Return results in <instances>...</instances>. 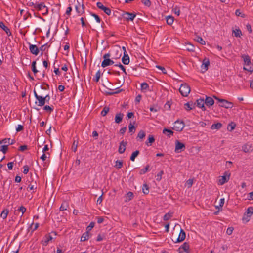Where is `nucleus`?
Wrapping results in <instances>:
<instances>
[{
	"mask_svg": "<svg viewBox=\"0 0 253 253\" xmlns=\"http://www.w3.org/2000/svg\"><path fill=\"white\" fill-rule=\"evenodd\" d=\"M121 55V54H120L118 57H112V59H110V57H111V54L110 53H107L104 54L103 56V60L101 63V66L103 68H105L107 66L113 65V64H114V62L113 60V59L119 58Z\"/></svg>",
	"mask_w": 253,
	"mask_h": 253,
	"instance_id": "f257e3e1",
	"label": "nucleus"
},
{
	"mask_svg": "<svg viewBox=\"0 0 253 253\" xmlns=\"http://www.w3.org/2000/svg\"><path fill=\"white\" fill-rule=\"evenodd\" d=\"M102 85L105 87L107 89L111 91L107 92L106 94L107 95H112L114 94H117L120 93L122 91V89H119V88H116V89H118L117 91L115 92H112V91L114 90L113 84L110 82L108 80H105L104 81Z\"/></svg>",
	"mask_w": 253,
	"mask_h": 253,
	"instance_id": "f03ea898",
	"label": "nucleus"
},
{
	"mask_svg": "<svg viewBox=\"0 0 253 253\" xmlns=\"http://www.w3.org/2000/svg\"><path fill=\"white\" fill-rule=\"evenodd\" d=\"M213 97L219 102L220 103L219 106L222 107H224L227 109L232 108L233 106V104L232 102H229L225 99H220L219 98L214 96Z\"/></svg>",
	"mask_w": 253,
	"mask_h": 253,
	"instance_id": "7ed1b4c3",
	"label": "nucleus"
},
{
	"mask_svg": "<svg viewBox=\"0 0 253 253\" xmlns=\"http://www.w3.org/2000/svg\"><path fill=\"white\" fill-rule=\"evenodd\" d=\"M179 91L183 96H187L190 92V87L186 84H182L179 89Z\"/></svg>",
	"mask_w": 253,
	"mask_h": 253,
	"instance_id": "20e7f679",
	"label": "nucleus"
},
{
	"mask_svg": "<svg viewBox=\"0 0 253 253\" xmlns=\"http://www.w3.org/2000/svg\"><path fill=\"white\" fill-rule=\"evenodd\" d=\"M185 126V124L183 121L177 120L174 123L172 129L176 131H181Z\"/></svg>",
	"mask_w": 253,
	"mask_h": 253,
	"instance_id": "39448f33",
	"label": "nucleus"
},
{
	"mask_svg": "<svg viewBox=\"0 0 253 253\" xmlns=\"http://www.w3.org/2000/svg\"><path fill=\"white\" fill-rule=\"evenodd\" d=\"M34 94L36 99L38 100V102H36L35 103L39 106H44L45 104V99L43 98V96L38 95L35 90H34Z\"/></svg>",
	"mask_w": 253,
	"mask_h": 253,
	"instance_id": "423d86ee",
	"label": "nucleus"
},
{
	"mask_svg": "<svg viewBox=\"0 0 253 253\" xmlns=\"http://www.w3.org/2000/svg\"><path fill=\"white\" fill-rule=\"evenodd\" d=\"M122 17L125 19L127 21H133L136 17L135 13H129L128 12H124L122 14Z\"/></svg>",
	"mask_w": 253,
	"mask_h": 253,
	"instance_id": "0eeeda50",
	"label": "nucleus"
},
{
	"mask_svg": "<svg viewBox=\"0 0 253 253\" xmlns=\"http://www.w3.org/2000/svg\"><path fill=\"white\" fill-rule=\"evenodd\" d=\"M185 148V144L180 141L176 140L175 142V152L176 153H180L184 151Z\"/></svg>",
	"mask_w": 253,
	"mask_h": 253,
	"instance_id": "6e6552de",
	"label": "nucleus"
},
{
	"mask_svg": "<svg viewBox=\"0 0 253 253\" xmlns=\"http://www.w3.org/2000/svg\"><path fill=\"white\" fill-rule=\"evenodd\" d=\"M253 214V208L252 207H249L246 212L244 214V216L243 217L242 220H246L247 221H249V218L251 216V215Z\"/></svg>",
	"mask_w": 253,
	"mask_h": 253,
	"instance_id": "1a4fd4ad",
	"label": "nucleus"
},
{
	"mask_svg": "<svg viewBox=\"0 0 253 253\" xmlns=\"http://www.w3.org/2000/svg\"><path fill=\"white\" fill-rule=\"evenodd\" d=\"M230 176V173L227 171L225 172L224 175L222 176L221 178L219 180V184L222 185L227 182L229 179Z\"/></svg>",
	"mask_w": 253,
	"mask_h": 253,
	"instance_id": "9d476101",
	"label": "nucleus"
},
{
	"mask_svg": "<svg viewBox=\"0 0 253 253\" xmlns=\"http://www.w3.org/2000/svg\"><path fill=\"white\" fill-rule=\"evenodd\" d=\"M96 5L98 8L103 10L107 15H110L111 14V9L109 8L104 6L101 2H98Z\"/></svg>",
	"mask_w": 253,
	"mask_h": 253,
	"instance_id": "9b49d317",
	"label": "nucleus"
},
{
	"mask_svg": "<svg viewBox=\"0 0 253 253\" xmlns=\"http://www.w3.org/2000/svg\"><path fill=\"white\" fill-rule=\"evenodd\" d=\"M209 65V59L207 58H205L203 60L202 64L201 65L202 72L203 73H204L208 70Z\"/></svg>",
	"mask_w": 253,
	"mask_h": 253,
	"instance_id": "f8f14e48",
	"label": "nucleus"
},
{
	"mask_svg": "<svg viewBox=\"0 0 253 253\" xmlns=\"http://www.w3.org/2000/svg\"><path fill=\"white\" fill-rule=\"evenodd\" d=\"M29 50L30 52L35 55H37L40 51V49L36 45L31 44L30 43H29Z\"/></svg>",
	"mask_w": 253,
	"mask_h": 253,
	"instance_id": "ddd939ff",
	"label": "nucleus"
},
{
	"mask_svg": "<svg viewBox=\"0 0 253 253\" xmlns=\"http://www.w3.org/2000/svg\"><path fill=\"white\" fill-rule=\"evenodd\" d=\"M127 142L122 140L120 143L118 149V152L120 154H123L126 150Z\"/></svg>",
	"mask_w": 253,
	"mask_h": 253,
	"instance_id": "4468645a",
	"label": "nucleus"
},
{
	"mask_svg": "<svg viewBox=\"0 0 253 253\" xmlns=\"http://www.w3.org/2000/svg\"><path fill=\"white\" fill-rule=\"evenodd\" d=\"M185 237H186L185 232H184V231L183 229H181L180 233L179 234V236H178V238H177L175 242L176 243V242H180L183 241L185 239Z\"/></svg>",
	"mask_w": 253,
	"mask_h": 253,
	"instance_id": "2eb2a0df",
	"label": "nucleus"
},
{
	"mask_svg": "<svg viewBox=\"0 0 253 253\" xmlns=\"http://www.w3.org/2000/svg\"><path fill=\"white\" fill-rule=\"evenodd\" d=\"M52 239V236L49 234H46L44 239L42 241V244L43 246H47L49 241Z\"/></svg>",
	"mask_w": 253,
	"mask_h": 253,
	"instance_id": "dca6fc26",
	"label": "nucleus"
},
{
	"mask_svg": "<svg viewBox=\"0 0 253 253\" xmlns=\"http://www.w3.org/2000/svg\"><path fill=\"white\" fill-rule=\"evenodd\" d=\"M197 106L202 109L203 111L206 110V108L204 106V99H199L196 101Z\"/></svg>",
	"mask_w": 253,
	"mask_h": 253,
	"instance_id": "f3484780",
	"label": "nucleus"
},
{
	"mask_svg": "<svg viewBox=\"0 0 253 253\" xmlns=\"http://www.w3.org/2000/svg\"><path fill=\"white\" fill-rule=\"evenodd\" d=\"M214 103V100L211 97L206 96L205 101V104L209 106L210 107L213 105Z\"/></svg>",
	"mask_w": 253,
	"mask_h": 253,
	"instance_id": "a211bd4d",
	"label": "nucleus"
},
{
	"mask_svg": "<svg viewBox=\"0 0 253 253\" xmlns=\"http://www.w3.org/2000/svg\"><path fill=\"white\" fill-rule=\"evenodd\" d=\"M15 142V140H11L10 138H4L0 141V144L2 143L7 144L6 145H12Z\"/></svg>",
	"mask_w": 253,
	"mask_h": 253,
	"instance_id": "6ab92c4d",
	"label": "nucleus"
},
{
	"mask_svg": "<svg viewBox=\"0 0 253 253\" xmlns=\"http://www.w3.org/2000/svg\"><path fill=\"white\" fill-rule=\"evenodd\" d=\"M0 27L6 32L8 36L11 34L10 29L5 25L3 22H0Z\"/></svg>",
	"mask_w": 253,
	"mask_h": 253,
	"instance_id": "aec40b11",
	"label": "nucleus"
},
{
	"mask_svg": "<svg viewBox=\"0 0 253 253\" xmlns=\"http://www.w3.org/2000/svg\"><path fill=\"white\" fill-rule=\"evenodd\" d=\"M124 114L121 113H117L116 114L115 117V122L116 123L119 124L122 121Z\"/></svg>",
	"mask_w": 253,
	"mask_h": 253,
	"instance_id": "412c9836",
	"label": "nucleus"
},
{
	"mask_svg": "<svg viewBox=\"0 0 253 253\" xmlns=\"http://www.w3.org/2000/svg\"><path fill=\"white\" fill-rule=\"evenodd\" d=\"M122 63L125 65H128L129 63V57L127 54L124 53V55L122 58Z\"/></svg>",
	"mask_w": 253,
	"mask_h": 253,
	"instance_id": "4be33fe9",
	"label": "nucleus"
},
{
	"mask_svg": "<svg viewBox=\"0 0 253 253\" xmlns=\"http://www.w3.org/2000/svg\"><path fill=\"white\" fill-rule=\"evenodd\" d=\"M163 133L167 135L169 137L173 135L174 132L170 129L164 128L163 130Z\"/></svg>",
	"mask_w": 253,
	"mask_h": 253,
	"instance_id": "5701e85b",
	"label": "nucleus"
},
{
	"mask_svg": "<svg viewBox=\"0 0 253 253\" xmlns=\"http://www.w3.org/2000/svg\"><path fill=\"white\" fill-rule=\"evenodd\" d=\"M184 108L187 111H189L195 108V104H193V103L190 104V102H187L184 104Z\"/></svg>",
	"mask_w": 253,
	"mask_h": 253,
	"instance_id": "b1692460",
	"label": "nucleus"
},
{
	"mask_svg": "<svg viewBox=\"0 0 253 253\" xmlns=\"http://www.w3.org/2000/svg\"><path fill=\"white\" fill-rule=\"evenodd\" d=\"M155 138L152 135H149L148 136V142H146V144L149 146H151L152 144L154 142Z\"/></svg>",
	"mask_w": 253,
	"mask_h": 253,
	"instance_id": "393cba45",
	"label": "nucleus"
},
{
	"mask_svg": "<svg viewBox=\"0 0 253 253\" xmlns=\"http://www.w3.org/2000/svg\"><path fill=\"white\" fill-rule=\"evenodd\" d=\"M89 238V232L86 231L83 234L81 238V241L84 242L87 240Z\"/></svg>",
	"mask_w": 253,
	"mask_h": 253,
	"instance_id": "a878e982",
	"label": "nucleus"
},
{
	"mask_svg": "<svg viewBox=\"0 0 253 253\" xmlns=\"http://www.w3.org/2000/svg\"><path fill=\"white\" fill-rule=\"evenodd\" d=\"M173 214V212L169 211L168 213L165 214L163 217V220L165 221L169 220L170 219Z\"/></svg>",
	"mask_w": 253,
	"mask_h": 253,
	"instance_id": "bb28decb",
	"label": "nucleus"
},
{
	"mask_svg": "<svg viewBox=\"0 0 253 253\" xmlns=\"http://www.w3.org/2000/svg\"><path fill=\"white\" fill-rule=\"evenodd\" d=\"M189 249V244L185 242L183 243L181 247L179 248V249H182L184 251H185L186 253H188V250Z\"/></svg>",
	"mask_w": 253,
	"mask_h": 253,
	"instance_id": "cd10ccee",
	"label": "nucleus"
},
{
	"mask_svg": "<svg viewBox=\"0 0 253 253\" xmlns=\"http://www.w3.org/2000/svg\"><path fill=\"white\" fill-rule=\"evenodd\" d=\"M46 7V6L44 5V3L42 2L39 4L36 3L35 8L37 10L40 11L42 10V9H44Z\"/></svg>",
	"mask_w": 253,
	"mask_h": 253,
	"instance_id": "c85d7f7f",
	"label": "nucleus"
},
{
	"mask_svg": "<svg viewBox=\"0 0 253 253\" xmlns=\"http://www.w3.org/2000/svg\"><path fill=\"white\" fill-rule=\"evenodd\" d=\"M222 124L221 123H217L213 124L211 125V129H219L222 127Z\"/></svg>",
	"mask_w": 253,
	"mask_h": 253,
	"instance_id": "c756f323",
	"label": "nucleus"
},
{
	"mask_svg": "<svg viewBox=\"0 0 253 253\" xmlns=\"http://www.w3.org/2000/svg\"><path fill=\"white\" fill-rule=\"evenodd\" d=\"M174 21V18L172 16H168L166 17L167 23L169 25H171Z\"/></svg>",
	"mask_w": 253,
	"mask_h": 253,
	"instance_id": "7c9ffc66",
	"label": "nucleus"
},
{
	"mask_svg": "<svg viewBox=\"0 0 253 253\" xmlns=\"http://www.w3.org/2000/svg\"><path fill=\"white\" fill-rule=\"evenodd\" d=\"M242 150L245 152H250L252 151V149L251 146L250 145L246 144L242 147Z\"/></svg>",
	"mask_w": 253,
	"mask_h": 253,
	"instance_id": "2f4dec72",
	"label": "nucleus"
},
{
	"mask_svg": "<svg viewBox=\"0 0 253 253\" xmlns=\"http://www.w3.org/2000/svg\"><path fill=\"white\" fill-rule=\"evenodd\" d=\"M242 57L245 65H249L251 63V59L249 56L244 55Z\"/></svg>",
	"mask_w": 253,
	"mask_h": 253,
	"instance_id": "473e14b6",
	"label": "nucleus"
},
{
	"mask_svg": "<svg viewBox=\"0 0 253 253\" xmlns=\"http://www.w3.org/2000/svg\"><path fill=\"white\" fill-rule=\"evenodd\" d=\"M68 206H68V204L67 202H66V201L63 202L62 203V204L60 207V211H64L66 210L67 209V208L68 207Z\"/></svg>",
	"mask_w": 253,
	"mask_h": 253,
	"instance_id": "72a5a7b5",
	"label": "nucleus"
},
{
	"mask_svg": "<svg viewBox=\"0 0 253 253\" xmlns=\"http://www.w3.org/2000/svg\"><path fill=\"white\" fill-rule=\"evenodd\" d=\"M134 197L133 193L132 192H128L126 194V202L131 200Z\"/></svg>",
	"mask_w": 253,
	"mask_h": 253,
	"instance_id": "f704fd0d",
	"label": "nucleus"
},
{
	"mask_svg": "<svg viewBox=\"0 0 253 253\" xmlns=\"http://www.w3.org/2000/svg\"><path fill=\"white\" fill-rule=\"evenodd\" d=\"M233 33L236 37H240L242 35V32L240 29H236L233 30Z\"/></svg>",
	"mask_w": 253,
	"mask_h": 253,
	"instance_id": "c9c22d12",
	"label": "nucleus"
},
{
	"mask_svg": "<svg viewBox=\"0 0 253 253\" xmlns=\"http://www.w3.org/2000/svg\"><path fill=\"white\" fill-rule=\"evenodd\" d=\"M9 212V211L8 210H4L0 214V217L2 218L3 219H5L7 218L8 213Z\"/></svg>",
	"mask_w": 253,
	"mask_h": 253,
	"instance_id": "e433bc0d",
	"label": "nucleus"
},
{
	"mask_svg": "<svg viewBox=\"0 0 253 253\" xmlns=\"http://www.w3.org/2000/svg\"><path fill=\"white\" fill-rule=\"evenodd\" d=\"M139 151L138 150H136L134 152L132 153L131 156H130V160L132 161H134L135 160V158L139 155Z\"/></svg>",
	"mask_w": 253,
	"mask_h": 253,
	"instance_id": "4c0bfd02",
	"label": "nucleus"
},
{
	"mask_svg": "<svg viewBox=\"0 0 253 253\" xmlns=\"http://www.w3.org/2000/svg\"><path fill=\"white\" fill-rule=\"evenodd\" d=\"M109 111V107L108 106H105L101 112V115L102 116H105Z\"/></svg>",
	"mask_w": 253,
	"mask_h": 253,
	"instance_id": "58836bf2",
	"label": "nucleus"
},
{
	"mask_svg": "<svg viewBox=\"0 0 253 253\" xmlns=\"http://www.w3.org/2000/svg\"><path fill=\"white\" fill-rule=\"evenodd\" d=\"M36 61H33L32 63V70L35 75L36 74H37L38 72V71L36 69Z\"/></svg>",
	"mask_w": 253,
	"mask_h": 253,
	"instance_id": "ea45409f",
	"label": "nucleus"
},
{
	"mask_svg": "<svg viewBox=\"0 0 253 253\" xmlns=\"http://www.w3.org/2000/svg\"><path fill=\"white\" fill-rule=\"evenodd\" d=\"M142 191L143 193L145 194H148L149 193V186L146 184H143Z\"/></svg>",
	"mask_w": 253,
	"mask_h": 253,
	"instance_id": "a19ab883",
	"label": "nucleus"
},
{
	"mask_svg": "<svg viewBox=\"0 0 253 253\" xmlns=\"http://www.w3.org/2000/svg\"><path fill=\"white\" fill-rule=\"evenodd\" d=\"M115 163V167L117 169H121L123 167V161L122 160H117Z\"/></svg>",
	"mask_w": 253,
	"mask_h": 253,
	"instance_id": "79ce46f5",
	"label": "nucleus"
},
{
	"mask_svg": "<svg viewBox=\"0 0 253 253\" xmlns=\"http://www.w3.org/2000/svg\"><path fill=\"white\" fill-rule=\"evenodd\" d=\"M145 135L146 133L145 131L143 130H140L137 135V138L142 139L145 136Z\"/></svg>",
	"mask_w": 253,
	"mask_h": 253,
	"instance_id": "37998d69",
	"label": "nucleus"
},
{
	"mask_svg": "<svg viewBox=\"0 0 253 253\" xmlns=\"http://www.w3.org/2000/svg\"><path fill=\"white\" fill-rule=\"evenodd\" d=\"M235 124L234 122H231L228 125L227 129L229 131H232L235 128Z\"/></svg>",
	"mask_w": 253,
	"mask_h": 253,
	"instance_id": "c03bdc74",
	"label": "nucleus"
},
{
	"mask_svg": "<svg viewBox=\"0 0 253 253\" xmlns=\"http://www.w3.org/2000/svg\"><path fill=\"white\" fill-rule=\"evenodd\" d=\"M186 50L189 51H192V52H193L195 51L194 46L190 43H188L186 45Z\"/></svg>",
	"mask_w": 253,
	"mask_h": 253,
	"instance_id": "a18cd8bd",
	"label": "nucleus"
},
{
	"mask_svg": "<svg viewBox=\"0 0 253 253\" xmlns=\"http://www.w3.org/2000/svg\"><path fill=\"white\" fill-rule=\"evenodd\" d=\"M100 78V71H98L95 74V77L93 79V80L95 82H98Z\"/></svg>",
	"mask_w": 253,
	"mask_h": 253,
	"instance_id": "49530a36",
	"label": "nucleus"
},
{
	"mask_svg": "<svg viewBox=\"0 0 253 253\" xmlns=\"http://www.w3.org/2000/svg\"><path fill=\"white\" fill-rule=\"evenodd\" d=\"M37 188V186H36V183H35V184H32L31 183L30 184L28 187H27V190L28 191H30V190H34V189H36Z\"/></svg>",
	"mask_w": 253,
	"mask_h": 253,
	"instance_id": "de8ad7c7",
	"label": "nucleus"
},
{
	"mask_svg": "<svg viewBox=\"0 0 253 253\" xmlns=\"http://www.w3.org/2000/svg\"><path fill=\"white\" fill-rule=\"evenodd\" d=\"M43 109L47 112H49L50 113L53 111V108L48 106V105H45L43 107Z\"/></svg>",
	"mask_w": 253,
	"mask_h": 253,
	"instance_id": "09e8293b",
	"label": "nucleus"
},
{
	"mask_svg": "<svg viewBox=\"0 0 253 253\" xmlns=\"http://www.w3.org/2000/svg\"><path fill=\"white\" fill-rule=\"evenodd\" d=\"M8 150V145H4L1 146L0 151L3 152L4 154H5Z\"/></svg>",
	"mask_w": 253,
	"mask_h": 253,
	"instance_id": "8fccbe9b",
	"label": "nucleus"
},
{
	"mask_svg": "<svg viewBox=\"0 0 253 253\" xmlns=\"http://www.w3.org/2000/svg\"><path fill=\"white\" fill-rule=\"evenodd\" d=\"M149 166L148 165H147L145 168L144 169H142L140 170V174H143L144 173H145L146 172H147V171L148 170V169H149Z\"/></svg>",
	"mask_w": 253,
	"mask_h": 253,
	"instance_id": "3c124183",
	"label": "nucleus"
},
{
	"mask_svg": "<svg viewBox=\"0 0 253 253\" xmlns=\"http://www.w3.org/2000/svg\"><path fill=\"white\" fill-rule=\"evenodd\" d=\"M197 41L202 45H205L206 43L205 41L199 36L197 37Z\"/></svg>",
	"mask_w": 253,
	"mask_h": 253,
	"instance_id": "603ef678",
	"label": "nucleus"
},
{
	"mask_svg": "<svg viewBox=\"0 0 253 253\" xmlns=\"http://www.w3.org/2000/svg\"><path fill=\"white\" fill-rule=\"evenodd\" d=\"M172 11L175 13V14H176L177 16H179L180 15V9L179 7L177 6H175L174 8H173Z\"/></svg>",
	"mask_w": 253,
	"mask_h": 253,
	"instance_id": "864d4df0",
	"label": "nucleus"
},
{
	"mask_svg": "<svg viewBox=\"0 0 253 253\" xmlns=\"http://www.w3.org/2000/svg\"><path fill=\"white\" fill-rule=\"evenodd\" d=\"M142 2L147 7H150L151 5L150 0H142Z\"/></svg>",
	"mask_w": 253,
	"mask_h": 253,
	"instance_id": "5fc2aeb1",
	"label": "nucleus"
},
{
	"mask_svg": "<svg viewBox=\"0 0 253 253\" xmlns=\"http://www.w3.org/2000/svg\"><path fill=\"white\" fill-rule=\"evenodd\" d=\"M115 66L119 67L123 71V72L126 74L125 67L123 65H122L120 63L115 64Z\"/></svg>",
	"mask_w": 253,
	"mask_h": 253,
	"instance_id": "6e6d98bb",
	"label": "nucleus"
},
{
	"mask_svg": "<svg viewBox=\"0 0 253 253\" xmlns=\"http://www.w3.org/2000/svg\"><path fill=\"white\" fill-rule=\"evenodd\" d=\"M128 128H129V131L130 132H133V133H134L135 132V127H134V126L133 125H132L131 123H130L129 126H128Z\"/></svg>",
	"mask_w": 253,
	"mask_h": 253,
	"instance_id": "4d7b16f0",
	"label": "nucleus"
},
{
	"mask_svg": "<svg viewBox=\"0 0 253 253\" xmlns=\"http://www.w3.org/2000/svg\"><path fill=\"white\" fill-rule=\"evenodd\" d=\"M149 87L148 84L146 83H143L141 84L142 90H146Z\"/></svg>",
	"mask_w": 253,
	"mask_h": 253,
	"instance_id": "13d9d810",
	"label": "nucleus"
},
{
	"mask_svg": "<svg viewBox=\"0 0 253 253\" xmlns=\"http://www.w3.org/2000/svg\"><path fill=\"white\" fill-rule=\"evenodd\" d=\"M95 223L93 222H91L90 223L89 225L86 228V231H88L89 232V231H90L94 226Z\"/></svg>",
	"mask_w": 253,
	"mask_h": 253,
	"instance_id": "bf43d9fd",
	"label": "nucleus"
},
{
	"mask_svg": "<svg viewBox=\"0 0 253 253\" xmlns=\"http://www.w3.org/2000/svg\"><path fill=\"white\" fill-rule=\"evenodd\" d=\"M164 173L163 171L161 170L157 174V178L156 180L157 181H160L162 179V175Z\"/></svg>",
	"mask_w": 253,
	"mask_h": 253,
	"instance_id": "052dcab7",
	"label": "nucleus"
},
{
	"mask_svg": "<svg viewBox=\"0 0 253 253\" xmlns=\"http://www.w3.org/2000/svg\"><path fill=\"white\" fill-rule=\"evenodd\" d=\"M78 142H77L76 143L75 141H74L73 142V146L72 147V149L74 152H75L77 151V147H78Z\"/></svg>",
	"mask_w": 253,
	"mask_h": 253,
	"instance_id": "680f3d73",
	"label": "nucleus"
},
{
	"mask_svg": "<svg viewBox=\"0 0 253 253\" xmlns=\"http://www.w3.org/2000/svg\"><path fill=\"white\" fill-rule=\"evenodd\" d=\"M18 210L19 211H21L22 212L21 216L23 215V214L26 211V209L23 206H21L19 207V208L18 209Z\"/></svg>",
	"mask_w": 253,
	"mask_h": 253,
	"instance_id": "e2e57ef3",
	"label": "nucleus"
},
{
	"mask_svg": "<svg viewBox=\"0 0 253 253\" xmlns=\"http://www.w3.org/2000/svg\"><path fill=\"white\" fill-rule=\"evenodd\" d=\"M235 14L236 15L238 16H241V17H245V15L244 14H242L239 9H237L235 11Z\"/></svg>",
	"mask_w": 253,
	"mask_h": 253,
	"instance_id": "0e129e2a",
	"label": "nucleus"
},
{
	"mask_svg": "<svg viewBox=\"0 0 253 253\" xmlns=\"http://www.w3.org/2000/svg\"><path fill=\"white\" fill-rule=\"evenodd\" d=\"M91 15L95 18L98 23H100L101 22V19L97 15L94 13H91Z\"/></svg>",
	"mask_w": 253,
	"mask_h": 253,
	"instance_id": "69168bd1",
	"label": "nucleus"
},
{
	"mask_svg": "<svg viewBox=\"0 0 253 253\" xmlns=\"http://www.w3.org/2000/svg\"><path fill=\"white\" fill-rule=\"evenodd\" d=\"M233 230H234V228L232 227H229L227 228V231H226V233L229 235H230L232 234V233H233Z\"/></svg>",
	"mask_w": 253,
	"mask_h": 253,
	"instance_id": "338daca9",
	"label": "nucleus"
},
{
	"mask_svg": "<svg viewBox=\"0 0 253 253\" xmlns=\"http://www.w3.org/2000/svg\"><path fill=\"white\" fill-rule=\"evenodd\" d=\"M156 67L157 68L159 69L160 70H161L162 71L163 73H164L165 74H167L166 70V69L164 67H163L162 66H161L160 65H157L156 66Z\"/></svg>",
	"mask_w": 253,
	"mask_h": 253,
	"instance_id": "774afa93",
	"label": "nucleus"
}]
</instances>
